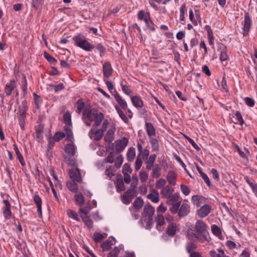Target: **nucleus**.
Instances as JSON below:
<instances>
[{
	"label": "nucleus",
	"mask_w": 257,
	"mask_h": 257,
	"mask_svg": "<svg viewBox=\"0 0 257 257\" xmlns=\"http://www.w3.org/2000/svg\"><path fill=\"white\" fill-rule=\"evenodd\" d=\"M207 228L206 223L201 220H197L195 224L190 228L187 233L188 237L191 239L195 238L201 243L209 241Z\"/></svg>",
	"instance_id": "obj_1"
},
{
	"label": "nucleus",
	"mask_w": 257,
	"mask_h": 257,
	"mask_svg": "<svg viewBox=\"0 0 257 257\" xmlns=\"http://www.w3.org/2000/svg\"><path fill=\"white\" fill-rule=\"evenodd\" d=\"M104 114L94 108L86 107L83 112L82 120L84 123L90 126L92 122H94L93 127H97L104 120Z\"/></svg>",
	"instance_id": "obj_2"
},
{
	"label": "nucleus",
	"mask_w": 257,
	"mask_h": 257,
	"mask_svg": "<svg viewBox=\"0 0 257 257\" xmlns=\"http://www.w3.org/2000/svg\"><path fill=\"white\" fill-rule=\"evenodd\" d=\"M74 44L86 52H92L93 50V44L90 43L83 35L79 34L72 38Z\"/></svg>",
	"instance_id": "obj_3"
},
{
	"label": "nucleus",
	"mask_w": 257,
	"mask_h": 257,
	"mask_svg": "<svg viewBox=\"0 0 257 257\" xmlns=\"http://www.w3.org/2000/svg\"><path fill=\"white\" fill-rule=\"evenodd\" d=\"M155 213L154 208L150 204H146L144 207L143 218L146 223V228H149L153 223V216Z\"/></svg>",
	"instance_id": "obj_4"
},
{
	"label": "nucleus",
	"mask_w": 257,
	"mask_h": 257,
	"mask_svg": "<svg viewBox=\"0 0 257 257\" xmlns=\"http://www.w3.org/2000/svg\"><path fill=\"white\" fill-rule=\"evenodd\" d=\"M108 124L109 122L108 120L107 119H104L103 121L101 128L95 131V127L92 126V128L90 130L88 133L89 137L95 141H99L102 138L104 132L107 128Z\"/></svg>",
	"instance_id": "obj_5"
},
{
	"label": "nucleus",
	"mask_w": 257,
	"mask_h": 257,
	"mask_svg": "<svg viewBox=\"0 0 257 257\" xmlns=\"http://www.w3.org/2000/svg\"><path fill=\"white\" fill-rule=\"evenodd\" d=\"M252 25V20L248 12L244 13V20L241 22L242 35L243 36L248 35Z\"/></svg>",
	"instance_id": "obj_6"
},
{
	"label": "nucleus",
	"mask_w": 257,
	"mask_h": 257,
	"mask_svg": "<svg viewBox=\"0 0 257 257\" xmlns=\"http://www.w3.org/2000/svg\"><path fill=\"white\" fill-rule=\"evenodd\" d=\"M2 202L4 204V206L2 208L4 217L5 219H10L13 215L11 211V204L8 199H4Z\"/></svg>",
	"instance_id": "obj_7"
},
{
	"label": "nucleus",
	"mask_w": 257,
	"mask_h": 257,
	"mask_svg": "<svg viewBox=\"0 0 257 257\" xmlns=\"http://www.w3.org/2000/svg\"><path fill=\"white\" fill-rule=\"evenodd\" d=\"M16 90V94H19V92L17 89V83L14 79L10 80V82L7 83L5 87V92L7 96H10L12 94L13 91Z\"/></svg>",
	"instance_id": "obj_8"
},
{
	"label": "nucleus",
	"mask_w": 257,
	"mask_h": 257,
	"mask_svg": "<svg viewBox=\"0 0 257 257\" xmlns=\"http://www.w3.org/2000/svg\"><path fill=\"white\" fill-rule=\"evenodd\" d=\"M113 96L117 103V104L114 105L117 106L120 109H127V104L126 101L122 98V97L117 93V91L114 89Z\"/></svg>",
	"instance_id": "obj_9"
},
{
	"label": "nucleus",
	"mask_w": 257,
	"mask_h": 257,
	"mask_svg": "<svg viewBox=\"0 0 257 257\" xmlns=\"http://www.w3.org/2000/svg\"><path fill=\"white\" fill-rule=\"evenodd\" d=\"M128 143V140L123 137L120 140H117L115 143V150L117 153H120L122 152Z\"/></svg>",
	"instance_id": "obj_10"
},
{
	"label": "nucleus",
	"mask_w": 257,
	"mask_h": 257,
	"mask_svg": "<svg viewBox=\"0 0 257 257\" xmlns=\"http://www.w3.org/2000/svg\"><path fill=\"white\" fill-rule=\"evenodd\" d=\"M218 50L220 52L219 59L221 62L228 61L229 59L227 54V48L225 45L220 43Z\"/></svg>",
	"instance_id": "obj_11"
},
{
	"label": "nucleus",
	"mask_w": 257,
	"mask_h": 257,
	"mask_svg": "<svg viewBox=\"0 0 257 257\" xmlns=\"http://www.w3.org/2000/svg\"><path fill=\"white\" fill-rule=\"evenodd\" d=\"M70 177L77 183H81L82 178L80 170L78 168H73L69 170V172Z\"/></svg>",
	"instance_id": "obj_12"
},
{
	"label": "nucleus",
	"mask_w": 257,
	"mask_h": 257,
	"mask_svg": "<svg viewBox=\"0 0 257 257\" xmlns=\"http://www.w3.org/2000/svg\"><path fill=\"white\" fill-rule=\"evenodd\" d=\"M113 69L109 62H105L103 65V74L104 77L108 78L111 76Z\"/></svg>",
	"instance_id": "obj_13"
},
{
	"label": "nucleus",
	"mask_w": 257,
	"mask_h": 257,
	"mask_svg": "<svg viewBox=\"0 0 257 257\" xmlns=\"http://www.w3.org/2000/svg\"><path fill=\"white\" fill-rule=\"evenodd\" d=\"M210 206L209 205L204 204L201 208H200L199 210H198L197 214L200 217L204 218L210 213Z\"/></svg>",
	"instance_id": "obj_14"
},
{
	"label": "nucleus",
	"mask_w": 257,
	"mask_h": 257,
	"mask_svg": "<svg viewBox=\"0 0 257 257\" xmlns=\"http://www.w3.org/2000/svg\"><path fill=\"white\" fill-rule=\"evenodd\" d=\"M191 201L194 205L199 207L206 202V199L203 196L193 195L192 197Z\"/></svg>",
	"instance_id": "obj_15"
},
{
	"label": "nucleus",
	"mask_w": 257,
	"mask_h": 257,
	"mask_svg": "<svg viewBox=\"0 0 257 257\" xmlns=\"http://www.w3.org/2000/svg\"><path fill=\"white\" fill-rule=\"evenodd\" d=\"M211 231L212 233L220 240H223L224 239V236L223 234V230L217 225L215 224L211 225Z\"/></svg>",
	"instance_id": "obj_16"
},
{
	"label": "nucleus",
	"mask_w": 257,
	"mask_h": 257,
	"mask_svg": "<svg viewBox=\"0 0 257 257\" xmlns=\"http://www.w3.org/2000/svg\"><path fill=\"white\" fill-rule=\"evenodd\" d=\"M157 158L155 154L151 155L148 159L144 160L146 165V168L148 170H151L155 166V162Z\"/></svg>",
	"instance_id": "obj_17"
},
{
	"label": "nucleus",
	"mask_w": 257,
	"mask_h": 257,
	"mask_svg": "<svg viewBox=\"0 0 257 257\" xmlns=\"http://www.w3.org/2000/svg\"><path fill=\"white\" fill-rule=\"evenodd\" d=\"M131 98V101L135 107L137 108H141L143 107L144 102L140 96L138 95L133 96Z\"/></svg>",
	"instance_id": "obj_18"
},
{
	"label": "nucleus",
	"mask_w": 257,
	"mask_h": 257,
	"mask_svg": "<svg viewBox=\"0 0 257 257\" xmlns=\"http://www.w3.org/2000/svg\"><path fill=\"white\" fill-rule=\"evenodd\" d=\"M148 198L152 202L157 203L159 201V194L157 190L153 189L147 196Z\"/></svg>",
	"instance_id": "obj_19"
},
{
	"label": "nucleus",
	"mask_w": 257,
	"mask_h": 257,
	"mask_svg": "<svg viewBox=\"0 0 257 257\" xmlns=\"http://www.w3.org/2000/svg\"><path fill=\"white\" fill-rule=\"evenodd\" d=\"M174 192V188L170 185H166L161 191L162 196L167 198Z\"/></svg>",
	"instance_id": "obj_20"
},
{
	"label": "nucleus",
	"mask_w": 257,
	"mask_h": 257,
	"mask_svg": "<svg viewBox=\"0 0 257 257\" xmlns=\"http://www.w3.org/2000/svg\"><path fill=\"white\" fill-rule=\"evenodd\" d=\"M155 221L157 223V229L159 231L162 230L163 229V226L165 223V219L163 214H158L157 216L155 218Z\"/></svg>",
	"instance_id": "obj_21"
},
{
	"label": "nucleus",
	"mask_w": 257,
	"mask_h": 257,
	"mask_svg": "<svg viewBox=\"0 0 257 257\" xmlns=\"http://www.w3.org/2000/svg\"><path fill=\"white\" fill-rule=\"evenodd\" d=\"M145 129L149 137L151 138L153 136H156V130L152 123L146 122Z\"/></svg>",
	"instance_id": "obj_22"
},
{
	"label": "nucleus",
	"mask_w": 257,
	"mask_h": 257,
	"mask_svg": "<svg viewBox=\"0 0 257 257\" xmlns=\"http://www.w3.org/2000/svg\"><path fill=\"white\" fill-rule=\"evenodd\" d=\"M21 89L22 90V94L25 96L27 94V85L28 82L25 74H23L22 76V80L20 83Z\"/></svg>",
	"instance_id": "obj_23"
},
{
	"label": "nucleus",
	"mask_w": 257,
	"mask_h": 257,
	"mask_svg": "<svg viewBox=\"0 0 257 257\" xmlns=\"http://www.w3.org/2000/svg\"><path fill=\"white\" fill-rule=\"evenodd\" d=\"M190 212V206L186 203H183L178 211V215L180 217L186 216Z\"/></svg>",
	"instance_id": "obj_24"
},
{
	"label": "nucleus",
	"mask_w": 257,
	"mask_h": 257,
	"mask_svg": "<svg viewBox=\"0 0 257 257\" xmlns=\"http://www.w3.org/2000/svg\"><path fill=\"white\" fill-rule=\"evenodd\" d=\"M244 179L246 182L251 188L252 191L254 193L255 197L257 198V183H253V181H252V180L247 176H244Z\"/></svg>",
	"instance_id": "obj_25"
},
{
	"label": "nucleus",
	"mask_w": 257,
	"mask_h": 257,
	"mask_svg": "<svg viewBox=\"0 0 257 257\" xmlns=\"http://www.w3.org/2000/svg\"><path fill=\"white\" fill-rule=\"evenodd\" d=\"M93 50L95 49V52L97 50L99 52L100 57H103L105 55L106 49L101 43L93 44Z\"/></svg>",
	"instance_id": "obj_26"
},
{
	"label": "nucleus",
	"mask_w": 257,
	"mask_h": 257,
	"mask_svg": "<svg viewBox=\"0 0 257 257\" xmlns=\"http://www.w3.org/2000/svg\"><path fill=\"white\" fill-rule=\"evenodd\" d=\"M76 107L77 108L76 112L80 114L84 110L86 107H90V106H86L84 102L82 99H78L76 103Z\"/></svg>",
	"instance_id": "obj_27"
},
{
	"label": "nucleus",
	"mask_w": 257,
	"mask_h": 257,
	"mask_svg": "<svg viewBox=\"0 0 257 257\" xmlns=\"http://www.w3.org/2000/svg\"><path fill=\"white\" fill-rule=\"evenodd\" d=\"M177 231V226L175 223L171 222L169 223L166 233L169 236H173L175 235Z\"/></svg>",
	"instance_id": "obj_28"
},
{
	"label": "nucleus",
	"mask_w": 257,
	"mask_h": 257,
	"mask_svg": "<svg viewBox=\"0 0 257 257\" xmlns=\"http://www.w3.org/2000/svg\"><path fill=\"white\" fill-rule=\"evenodd\" d=\"M176 174L173 171H169L167 176V180L169 184L175 186L176 184Z\"/></svg>",
	"instance_id": "obj_29"
},
{
	"label": "nucleus",
	"mask_w": 257,
	"mask_h": 257,
	"mask_svg": "<svg viewBox=\"0 0 257 257\" xmlns=\"http://www.w3.org/2000/svg\"><path fill=\"white\" fill-rule=\"evenodd\" d=\"M120 85L121 86L122 91L127 95L131 96L132 91L130 86L127 85V83L123 79H122L120 82Z\"/></svg>",
	"instance_id": "obj_30"
},
{
	"label": "nucleus",
	"mask_w": 257,
	"mask_h": 257,
	"mask_svg": "<svg viewBox=\"0 0 257 257\" xmlns=\"http://www.w3.org/2000/svg\"><path fill=\"white\" fill-rule=\"evenodd\" d=\"M136 156V150L134 147L130 148L127 151L126 157L128 162H133Z\"/></svg>",
	"instance_id": "obj_31"
},
{
	"label": "nucleus",
	"mask_w": 257,
	"mask_h": 257,
	"mask_svg": "<svg viewBox=\"0 0 257 257\" xmlns=\"http://www.w3.org/2000/svg\"><path fill=\"white\" fill-rule=\"evenodd\" d=\"M232 121L235 124H240L242 125L244 123V120L242 116L239 111H236L235 113V115L232 117Z\"/></svg>",
	"instance_id": "obj_32"
},
{
	"label": "nucleus",
	"mask_w": 257,
	"mask_h": 257,
	"mask_svg": "<svg viewBox=\"0 0 257 257\" xmlns=\"http://www.w3.org/2000/svg\"><path fill=\"white\" fill-rule=\"evenodd\" d=\"M34 201L36 204L37 208V211L40 215H42V199L38 195L35 194L33 197Z\"/></svg>",
	"instance_id": "obj_33"
},
{
	"label": "nucleus",
	"mask_w": 257,
	"mask_h": 257,
	"mask_svg": "<svg viewBox=\"0 0 257 257\" xmlns=\"http://www.w3.org/2000/svg\"><path fill=\"white\" fill-rule=\"evenodd\" d=\"M151 176L153 178H158L161 175V168L158 164H156L152 168Z\"/></svg>",
	"instance_id": "obj_34"
},
{
	"label": "nucleus",
	"mask_w": 257,
	"mask_h": 257,
	"mask_svg": "<svg viewBox=\"0 0 257 257\" xmlns=\"http://www.w3.org/2000/svg\"><path fill=\"white\" fill-rule=\"evenodd\" d=\"M76 181L71 180L67 182L66 185L68 189L72 192L77 193L78 192V188Z\"/></svg>",
	"instance_id": "obj_35"
},
{
	"label": "nucleus",
	"mask_w": 257,
	"mask_h": 257,
	"mask_svg": "<svg viewBox=\"0 0 257 257\" xmlns=\"http://www.w3.org/2000/svg\"><path fill=\"white\" fill-rule=\"evenodd\" d=\"M138 18L141 21L147 22V20L150 18V15L149 13H146L144 11L141 10L138 13Z\"/></svg>",
	"instance_id": "obj_36"
},
{
	"label": "nucleus",
	"mask_w": 257,
	"mask_h": 257,
	"mask_svg": "<svg viewBox=\"0 0 257 257\" xmlns=\"http://www.w3.org/2000/svg\"><path fill=\"white\" fill-rule=\"evenodd\" d=\"M74 198L76 204L80 206L83 205L84 203V198L81 193H76L74 195Z\"/></svg>",
	"instance_id": "obj_37"
},
{
	"label": "nucleus",
	"mask_w": 257,
	"mask_h": 257,
	"mask_svg": "<svg viewBox=\"0 0 257 257\" xmlns=\"http://www.w3.org/2000/svg\"><path fill=\"white\" fill-rule=\"evenodd\" d=\"M115 109L117 111L119 116L121 119L125 123H127L129 122V120L125 114V112L122 110L119 109L117 106H115Z\"/></svg>",
	"instance_id": "obj_38"
},
{
	"label": "nucleus",
	"mask_w": 257,
	"mask_h": 257,
	"mask_svg": "<svg viewBox=\"0 0 257 257\" xmlns=\"http://www.w3.org/2000/svg\"><path fill=\"white\" fill-rule=\"evenodd\" d=\"M65 151L69 156H73L75 155L74 146L71 144H67L65 147Z\"/></svg>",
	"instance_id": "obj_39"
},
{
	"label": "nucleus",
	"mask_w": 257,
	"mask_h": 257,
	"mask_svg": "<svg viewBox=\"0 0 257 257\" xmlns=\"http://www.w3.org/2000/svg\"><path fill=\"white\" fill-rule=\"evenodd\" d=\"M168 200L166 202V203L168 205L176 204L178 201L179 199V195L176 194H173V193L167 198Z\"/></svg>",
	"instance_id": "obj_40"
},
{
	"label": "nucleus",
	"mask_w": 257,
	"mask_h": 257,
	"mask_svg": "<svg viewBox=\"0 0 257 257\" xmlns=\"http://www.w3.org/2000/svg\"><path fill=\"white\" fill-rule=\"evenodd\" d=\"M82 221L85 223V224L89 228H91L93 227V221L91 219H90L89 217L87 215H80Z\"/></svg>",
	"instance_id": "obj_41"
},
{
	"label": "nucleus",
	"mask_w": 257,
	"mask_h": 257,
	"mask_svg": "<svg viewBox=\"0 0 257 257\" xmlns=\"http://www.w3.org/2000/svg\"><path fill=\"white\" fill-rule=\"evenodd\" d=\"M137 183H136L134 184L132 183V186L134 187L133 188L128 189L125 193L128 196L131 197L132 199L137 195V191L135 189Z\"/></svg>",
	"instance_id": "obj_42"
},
{
	"label": "nucleus",
	"mask_w": 257,
	"mask_h": 257,
	"mask_svg": "<svg viewBox=\"0 0 257 257\" xmlns=\"http://www.w3.org/2000/svg\"><path fill=\"white\" fill-rule=\"evenodd\" d=\"M67 214L69 218L78 221H80V218L78 216V214L75 211H73L72 210L70 209H68L67 210Z\"/></svg>",
	"instance_id": "obj_43"
},
{
	"label": "nucleus",
	"mask_w": 257,
	"mask_h": 257,
	"mask_svg": "<svg viewBox=\"0 0 257 257\" xmlns=\"http://www.w3.org/2000/svg\"><path fill=\"white\" fill-rule=\"evenodd\" d=\"M152 150L154 151H158L159 149V144L158 140L156 138H151L150 141Z\"/></svg>",
	"instance_id": "obj_44"
},
{
	"label": "nucleus",
	"mask_w": 257,
	"mask_h": 257,
	"mask_svg": "<svg viewBox=\"0 0 257 257\" xmlns=\"http://www.w3.org/2000/svg\"><path fill=\"white\" fill-rule=\"evenodd\" d=\"M63 119L66 125H72L71 115L69 112L67 111L64 114Z\"/></svg>",
	"instance_id": "obj_45"
},
{
	"label": "nucleus",
	"mask_w": 257,
	"mask_h": 257,
	"mask_svg": "<svg viewBox=\"0 0 257 257\" xmlns=\"http://www.w3.org/2000/svg\"><path fill=\"white\" fill-rule=\"evenodd\" d=\"M33 96L35 104L36 105L37 107L39 108L40 107L42 103V98L40 96L37 95L35 92L33 93Z\"/></svg>",
	"instance_id": "obj_46"
},
{
	"label": "nucleus",
	"mask_w": 257,
	"mask_h": 257,
	"mask_svg": "<svg viewBox=\"0 0 257 257\" xmlns=\"http://www.w3.org/2000/svg\"><path fill=\"white\" fill-rule=\"evenodd\" d=\"M149 154V150L148 149L145 148L143 151L141 152V153L138 154V156L141 157V159L144 161L149 158L150 156Z\"/></svg>",
	"instance_id": "obj_47"
},
{
	"label": "nucleus",
	"mask_w": 257,
	"mask_h": 257,
	"mask_svg": "<svg viewBox=\"0 0 257 257\" xmlns=\"http://www.w3.org/2000/svg\"><path fill=\"white\" fill-rule=\"evenodd\" d=\"M197 247V245L194 242H189L186 244V249L187 251L190 254L193 250H195Z\"/></svg>",
	"instance_id": "obj_48"
},
{
	"label": "nucleus",
	"mask_w": 257,
	"mask_h": 257,
	"mask_svg": "<svg viewBox=\"0 0 257 257\" xmlns=\"http://www.w3.org/2000/svg\"><path fill=\"white\" fill-rule=\"evenodd\" d=\"M187 11L186 6L185 4L181 6L180 10V20L181 21H185V14Z\"/></svg>",
	"instance_id": "obj_49"
},
{
	"label": "nucleus",
	"mask_w": 257,
	"mask_h": 257,
	"mask_svg": "<svg viewBox=\"0 0 257 257\" xmlns=\"http://www.w3.org/2000/svg\"><path fill=\"white\" fill-rule=\"evenodd\" d=\"M144 202L140 197H138L134 202V206L135 208L139 209L143 206Z\"/></svg>",
	"instance_id": "obj_50"
},
{
	"label": "nucleus",
	"mask_w": 257,
	"mask_h": 257,
	"mask_svg": "<svg viewBox=\"0 0 257 257\" xmlns=\"http://www.w3.org/2000/svg\"><path fill=\"white\" fill-rule=\"evenodd\" d=\"M166 184V181L164 178H161L157 180L156 183V187L157 189H162L164 188Z\"/></svg>",
	"instance_id": "obj_51"
},
{
	"label": "nucleus",
	"mask_w": 257,
	"mask_h": 257,
	"mask_svg": "<svg viewBox=\"0 0 257 257\" xmlns=\"http://www.w3.org/2000/svg\"><path fill=\"white\" fill-rule=\"evenodd\" d=\"M221 91L223 92H225L226 93L229 92V88L227 86V81L225 78V77H223L222 78V80L221 82Z\"/></svg>",
	"instance_id": "obj_52"
},
{
	"label": "nucleus",
	"mask_w": 257,
	"mask_h": 257,
	"mask_svg": "<svg viewBox=\"0 0 257 257\" xmlns=\"http://www.w3.org/2000/svg\"><path fill=\"white\" fill-rule=\"evenodd\" d=\"M65 135H66L63 132H57L54 134L53 138L54 139L55 142H59L62 139L64 138Z\"/></svg>",
	"instance_id": "obj_53"
},
{
	"label": "nucleus",
	"mask_w": 257,
	"mask_h": 257,
	"mask_svg": "<svg viewBox=\"0 0 257 257\" xmlns=\"http://www.w3.org/2000/svg\"><path fill=\"white\" fill-rule=\"evenodd\" d=\"M44 56L46 58V59L47 60V61L50 62L52 65H56L57 63V60L54 58L53 57L51 56L50 54H49L48 53L45 52L44 53Z\"/></svg>",
	"instance_id": "obj_54"
},
{
	"label": "nucleus",
	"mask_w": 257,
	"mask_h": 257,
	"mask_svg": "<svg viewBox=\"0 0 257 257\" xmlns=\"http://www.w3.org/2000/svg\"><path fill=\"white\" fill-rule=\"evenodd\" d=\"M91 210V206L89 204H87L84 207L80 208L79 212L81 213V215H87Z\"/></svg>",
	"instance_id": "obj_55"
},
{
	"label": "nucleus",
	"mask_w": 257,
	"mask_h": 257,
	"mask_svg": "<svg viewBox=\"0 0 257 257\" xmlns=\"http://www.w3.org/2000/svg\"><path fill=\"white\" fill-rule=\"evenodd\" d=\"M143 159L141 157L137 156L135 164V170L136 171H138L141 168L143 165Z\"/></svg>",
	"instance_id": "obj_56"
},
{
	"label": "nucleus",
	"mask_w": 257,
	"mask_h": 257,
	"mask_svg": "<svg viewBox=\"0 0 257 257\" xmlns=\"http://www.w3.org/2000/svg\"><path fill=\"white\" fill-rule=\"evenodd\" d=\"M116 187L117 191H123L125 189L124 185L122 179L117 180Z\"/></svg>",
	"instance_id": "obj_57"
},
{
	"label": "nucleus",
	"mask_w": 257,
	"mask_h": 257,
	"mask_svg": "<svg viewBox=\"0 0 257 257\" xmlns=\"http://www.w3.org/2000/svg\"><path fill=\"white\" fill-rule=\"evenodd\" d=\"M180 189L183 194L185 196L188 195L191 191L190 189L187 185L184 184H181Z\"/></svg>",
	"instance_id": "obj_58"
},
{
	"label": "nucleus",
	"mask_w": 257,
	"mask_h": 257,
	"mask_svg": "<svg viewBox=\"0 0 257 257\" xmlns=\"http://www.w3.org/2000/svg\"><path fill=\"white\" fill-rule=\"evenodd\" d=\"M111 245L112 243L111 242L106 240L101 244V247L103 251H107L110 249Z\"/></svg>",
	"instance_id": "obj_59"
},
{
	"label": "nucleus",
	"mask_w": 257,
	"mask_h": 257,
	"mask_svg": "<svg viewBox=\"0 0 257 257\" xmlns=\"http://www.w3.org/2000/svg\"><path fill=\"white\" fill-rule=\"evenodd\" d=\"M123 161V158L122 155L118 156L115 161V166L117 169L119 168Z\"/></svg>",
	"instance_id": "obj_60"
},
{
	"label": "nucleus",
	"mask_w": 257,
	"mask_h": 257,
	"mask_svg": "<svg viewBox=\"0 0 257 257\" xmlns=\"http://www.w3.org/2000/svg\"><path fill=\"white\" fill-rule=\"evenodd\" d=\"M44 1L45 0H32V6L34 8L38 9L43 5Z\"/></svg>",
	"instance_id": "obj_61"
},
{
	"label": "nucleus",
	"mask_w": 257,
	"mask_h": 257,
	"mask_svg": "<svg viewBox=\"0 0 257 257\" xmlns=\"http://www.w3.org/2000/svg\"><path fill=\"white\" fill-rule=\"evenodd\" d=\"M139 176H140V178L141 181L142 183H145L147 181V180L148 179L149 175H148V173H147L146 172L141 171L140 172Z\"/></svg>",
	"instance_id": "obj_62"
},
{
	"label": "nucleus",
	"mask_w": 257,
	"mask_h": 257,
	"mask_svg": "<svg viewBox=\"0 0 257 257\" xmlns=\"http://www.w3.org/2000/svg\"><path fill=\"white\" fill-rule=\"evenodd\" d=\"M93 239L96 242H100L104 238V236L100 233H94L93 235Z\"/></svg>",
	"instance_id": "obj_63"
},
{
	"label": "nucleus",
	"mask_w": 257,
	"mask_h": 257,
	"mask_svg": "<svg viewBox=\"0 0 257 257\" xmlns=\"http://www.w3.org/2000/svg\"><path fill=\"white\" fill-rule=\"evenodd\" d=\"M132 172V169L130 165L128 164H124L123 166L122 172L123 174H129Z\"/></svg>",
	"instance_id": "obj_64"
}]
</instances>
